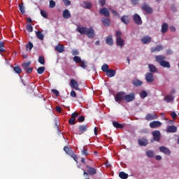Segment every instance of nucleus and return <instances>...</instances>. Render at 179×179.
<instances>
[{
	"label": "nucleus",
	"mask_w": 179,
	"mask_h": 179,
	"mask_svg": "<svg viewBox=\"0 0 179 179\" xmlns=\"http://www.w3.org/2000/svg\"><path fill=\"white\" fill-rule=\"evenodd\" d=\"M86 171H84V176H94L97 174V171L94 168L90 166V165H86L85 166Z\"/></svg>",
	"instance_id": "7ed1b4c3"
},
{
	"label": "nucleus",
	"mask_w": 179,
	"mask_h": 179,
	"mask_svg": "<svg viewBox=\"0 0 179 179\" xmlns=\"http://www.w3.org/2000/svg\"><path fill=\"white\" fill-rule=\"evenodd\" d=\"M78 122H83L85 121V116L81 115L78 117Z\"/></svg>",
	"instance_id": "bf43d9fd"
},
{
	"label": "nucleus",
	"mask_w": 179,
	"mask_h": 179,
	"mask_svg": "<svg viewBox=\"0 0 179 179\" xmlns=\"http://www.w3.org/2000/svg\"><path fill=\"white\" fill-rule=\"evenodd\" d=\"M157 118H159V116H157V115L155 113H148L145 116V120L147 121H153V120H157Z\"/></svg>",
	"instance_id": "1a4fd4ad"
},
{
	"label": "nucleus",
	"mask_w": 179,
	"mask_h": 179,
	"mask_svg": "<svg viewBox=\"0 0 179 179\" xmlns=\"http://www.w3.org/2000/svg\"><path fill=\"white\" fill-rule=\"evenodd\" d=\"M5 43L3 42H0V54L5 52L6 51L5 49Z\"/></svg>",
	"instance_id": "4c0bfd02"
},
{
	"label": "nucleus",
	"mask_w": 179,
	"mask_h": 179,
	"mask_svg": "<svg viewBox=\"0 0 179 179\" xmlns=\"http://www.w3.org/2000/svg\"><path fill=\"white\" fill-rule=\"evenodd\" d=\"M72 55H79V50H73L71 52Z\"/></svg>",
	"instance_id": "69168bd1"
},
{
	"label": "nucleus",
	"mask_w": 179,
	"mask_h": 179,
	"mask_svg": "<svg viewBox=\"0 0 179 179\" xmlns=\"http://www.w3.org/2000/svg\"><path fill=\"white\" fill-rule=\"evenodd\" d=\"M121 22L124 24H129V16L128 15H123L120 19Z\"/></svg>",
	"instance_id": "412c9836"
},
{
	"label": "nucleus",
	"mask_w": 179,
	"mask_h": 179,
	"mask_svg": "<svg viewBox=\"0 0 179 179\" xmlns=\"http://www.w3.org/2000/svg\"><path fill=\"white\" fill-rule=\"evenodd\" d=\"M76 31L80 34H86L89 38H94V29L93 27H77Z\"/></svg>",
	"instance_id": "f257e3e1"
},
{
	"label": "nucleus",
	"mask_w": 179,
	"mask_h": 179,
	"mask_svg": "<svg viewBox=\"0 0 179 179\" xmlns=\"http://www.w3.org/2000/svg\"><path fill=\"white\" fill-rule=\"evenodd\" d=\"M71 15V12H69V10L66 9L63 11V17L64 19H70Z\"/></svg>",
	"instance_id": "393cba45"
},
{
	"label": "nucleus",
	"mask_w": 179,
	"mask_h": 179,
	"mask_svg": "<svg viewBox=\"0 0 179 179\" xmlns=\"http://www.w3.org/2000/svg\"><path fill=\"white\" fill-rule=\"evenodd\" d=\"M101 22L103 26H106V27H110V25L111 24V21L110 20V18L103 17L101 19Z\"/></svg>",
	"instance_id": "a211bd4d"
},
{
	"label": "nucleus",
	"mask_w": 179,
	"mask_h": 179,
	"mask_svg": "<svg viewBox=\"0 0 179 179\" xmlns=\"http://www.w3.org/2000/svg\"><path fill=\"white\" fill-rule=\"evenodd\" d=\"M83 8H85V9H92L93 6V5L90 1H83Z\"/></svg>",
	"instance_id": "4be33fe9"
},
{
	"label": "nucleus",
	"mask_w": 179,
	"mask_h": 179,
	"mask_svg": "<svg viewBox=\"0 0 179 179\" xmlns=\"http://www.w3.org/2000/svg\"><path fill=\"white\" fill-rule=\"evenodd\" d=\"M110 10L111 13H113V16H120V14H118V12L117 10L110 8Z\"/></svg>",
	"instance_id": "13d9d810"
},
{
	"label": "nucleus",
	"mask_w": 179,
	"mask_h": 179,
	"mask_svg": "<svg viewBox=\"0 0 179 179\" xmlns=\"http://www.w3.org/2000/svg\"><path fill=\"white\" fill-rule=\"evenodd\" d=\"M34 45L31 42H29V43L26 45V50H29V51H31V49L33 48Z\"/></svg>",
	"instance_id": "8fccbe9b"
},
{
	"label": "nucleus",
	"mask_w": 179,
	"mask_h": 179,
	"mask_svg": "<svg viewBox=\"0 0 179 179\" xmlns=\"http://www.w3.org/2000/svg\"><path fill=\"white\" fill-rule=\"evenodd\" d=\"M164 100L166 103H171V101H174V96L172 94H168L164 97Z\"/></svg>",
	"instance_id": "5701e85b"
},
{
	"label": "nucleus",
	"mask_w": 179,
	"mask_h": 179,
	"mask_svg": "<svg viewBox=\"0 0 179 179\" xmlns=\"http://www.w3.org/2000/svg\"><path fill=\"white\" fill-rule=\"evenodd\" d=\"M164 59H166V56H163V55L155 56L156 62H158L161 66H163V68H171V66L170 65V62L165 61Z\"/></svg>",
	"instance_id": "f03ea898"
},
{
	"label": "nucleus",
	"mask_w": 179,
	"mask_h": 179,
	"mask_svg": "<svg viewBox=\"0 0 179 179\" xmlns=\"http://www.w3.org/2000/svg\"><path fill=\"white\" fill-rule=\"evenodd\" d=\"M140 97H141V99H145L148 97V92H146V91H142L140 93Z\"/></svg>",
	"instance_id": "a18cd8bd"
},
{
	"label": "nucleus",
	"mask_w": 179,
	"mask_h": 179,
	"mask_svg": "<svg viewBox=\"0 0 179 179\" xmlns=\"http://www.w3.org/2000/svg\"><path fill=\"white\" fill-rule=\"evenodd\" d=\"M148 68H149V71H150V72H151V73H155L157 72V69L153 64H149Z\"/></svg>",
	"instance_id": "c85d7f7f"
},
{
	"label": "nucleus",
	"mask_w": 179,
	"mask_h": 179,
	"mask_svg": "<svg viewBox=\"0 0 179 179\" xmlns=\"http://www.w3.org/2000/svg\"><path fill=\"white\" fill-rule=\"evenodd\" d=\"M115 70L109 69V71L106 72V76H108V78H114V76H115Z\"/></svg>",
	"instance_id": "bb28decb"
},
{
	"label": "nucleus",
	"mask_w": 179,
	"mask_h": 179,
	"mask_svg": "<svg viewBox=\"0 0 179 179\" xmlns=\"http://www.w3.org/2000/svg\"><path fill=\"white\" fill-rule=\"evenodd\" d=\"M73 59L74 62H76V64H80V62H82V59L79 56H74Z\"/></svg>",
	"instance_id": "58836bf2"
},
{
	"label": "nucleus",
	"mask_w": 179,
	"mask_h": 179,
	"mask_svg": "<svg viewBox=\"0 0 179 179\" xmlns=\"http://www.w3.org/2000/svg\"><path fill=\"white\" fill-rule=\"evenodd\" d=\"M13 71L15 72V73H22V69L19 66L13 67Z\"/></svg>",
	"instance_id": "a19ab883"
},
{
	"label": "nucleus",
	"mask_w": 179,
	"mask_h": 179,
	"mask_svg": "<svg viewBox=\"0 0 179 179\" xmlns=\"http://www.w3.org/2000/svg\"><path fill=\"white\" fill-rule=\"evenodd\" d=\"M115 100L117 103H121L123 100H125V92H117L115 96Z\"/></svg>",
	"instance_id": "20e7f679"
},
{
	"label": "nucleus",
	"mask_w": 179,
	"mask_h": 179,
	"mask_svg": "<svg viewBox=\"0 0 179 179\" xmlns=\"http://www.w3.org/2000/svg\"><path fill=\"white\" fill-rule=\"evenodd\" d=\"M163 48H163V45H157L156 47H152V48H150V51H151L152 53L156 52V51H157V52H160V51H162Z\"/></svg>",
	"instance_id": "4468645a"
},
{
	"label": "nucleus",
	"mask_w": 179,
	"mask_h": 179,
	"mask_svg": "<svg viewBox=\"0 0 179 179\" xmlns=\"http://www.w3.org/2000/svg\"><path fill=\"white\" fill-rule=\"evenodd\" d=\"M71 157H72V159H73V160H75L76 162V163H78V155H76L75 154V152H73L72 154L70 155Z\"/></svg>",
	"instance_id": "603ef678"
},
{
	"label": "nucleus",
	"mask_w": 179,
	"mask_h": 179,
	"mask_svg": "<svg viewBox=\"0 0 179 179\" xmlns=\"http://www.w3.org/2000/svg\"><path fill=\"white\" fill-rule=\"evenodd\" d=\"M26 29L29 33H31V31H33V26H31V24H27Z\"/></svg>",
	"instance_id": "de8ad7c7"
},
{
	"label": "nucleus",
	"mask_w": 179,
	"mask_h": 179,
	"mask_svg": "<svg viewBox=\"0 0 179 179\" xmlns=\"http://www.w3.org/2000/svg\"><path fill=\"white\" fill-rule=\"evenodd\" d=\"M141 41L143 43V44H149V43L152 41V37L149 36H145L141 38Z\"/></svg>",
	"instance_id": "ddd939ff"
},
{
	"label": "nucleus",
	"mask_w": 179,
	"mask_h": 179,
	"mask_svg": "<svg viewBox=\"0 0 179 179\" xmlns=\"http://www.w3.org/2000/svg\"><path fill=\"white\" fill-rule=\"evenodd\" d=\"M80 66L83 69H86L87 68V64H86L85 61L81 60V62H80Z\"/></svg>",
	"instance_id": "79ce46f5"
},
{
	"label": "nucleus",
	"mask_w": 179,
	"mask_h": 179,
	"mask_svg": "<svg viewBox=\"0 0 179 179\" xmlns=\"http://www.w3.org/2000/svg\"><path fill=\"white\" fill-rule=\"evenodd\" d=\"M167 132L174 133L177 132V127L176 126H169L167 129Z\"/></svg>",
	"instance_id": "c756f323"
},
{
	"label": "nucleus",
	"mask_w": 179,
	"mask_h": 179,
	"mask_svg": "<svg viewBox=\"0 0 179 179\" xmlns=\"http://www.w3.org/2000/svg\"><path fill=\"white\" fill-rule=\"evenodd\" d=\"M41 16H43V17H45V19H47V17H48V15L47 14V12H45V10H41Z\"/></svg>",
	"instance_id": "3c124183"
},
{
	"label": "nucleus",
	"mask_w": 179,
	"mask_h": 179,
	"mask_svg": "<svg viewBox=\"0 0 179 179\" xmlns=\"http://www.w3.org/2000/svg\"><path fill=\"white\" fill-rule=\"evenodd\" d=\"M133 20L136 24H142V18H141V16L136 13L133 15Z\"/></svg>",
	"instance_id": "9d476101"
},
{
	"label": "nucleus",
	"mask_w": 179,
	"mask_h": 179,
	"mask_svg": "<svg viewBox=\"0 0 179 179\" xmlns=\"http://www.w3.org/2000/svg\"><path fill=\"white\" fill-rule=\"evenodd\" d=\"M99 14L105 16V17H110V11L106 8H103L99 10Z\"/></svg>",
	"instance_id": "9b49d317"
},
{
	"label": "nucleus",
	"mask_w": 179,
	"mask_h": 179,
	"mask_svg": "<svg viewBox=\"0 0 179 179\" xmlns=\"http://www.w3.org/2000/svg\"><path fill=\"white\" fill-rule=\"evenodd\" d=\"M63 2L66 6H69V5H71V1L69 0H63Z\"/></svg>",
	"instance_id": "0e129e2a"
},
{
	"label": "nucleus",
	"mask_w": 179,
	"mask_h": 179,
	"mask_svg": "<svg viewBox=\"0 0 179 179\" xmlns=\"http://www.w3.org/2000/svg\"><path fill=\"white\" fill-rule=\"evenodd\" d=\"M31 64V62H27L22 63V66L24 71H26L27 69H29V66H30Z\"/></svg>",
	"instance_id": "72a5a7b5"
},
{
	"label": "nucleus",
	"mask_w": 179,
	"mask_h": 179,
	"mask_svg": "<svg viewBox=\"0 0 179 179\" xmlns=\"http://www.w3.org/2000/svg\"><path fill=\"white\" fill-rule=\"evenodd\" d=\"M138 142L140 146H147L149 143V141L146 138L138 139Z\"/></svg>",
	"instance_id": "aec40b11"
},
{
	"label": "nucleus",
	"mask_w": 179,
	"mask_h": 179,
	"mask_svg": "<svg viewBox=\"0 0 179 179\" xmlns=\"http://www.w3.org/2000/svg\"><path fill=\"white\" fill-rule=\"evenodd\" d=\"M56 51H58V52H64L65 51V48H64V45L58 44L55 48Z\"/></svg>",
	"instance_id": "a878e982"
},
{
	"label": "nucleus",
	"mask_w": 179,
	"mask_h": 179,
	"mask_svg": "<svg viewBox=\"0 0 179 179\" xmlns=\"http://www.w3.org/2000/svg\"><path fill=\"white\" fill-rule=\"evenodd\" d=\"M78 117H79V113L77 112H74L71 114V118H73V120H76Z\"/></svg>",
	"instance_id": "864d4df0"
},
{
	"label": "nucleus",
	"mask_w": 179,
	"mask_h": 179,
	"mask_svg": "<svg viewBox=\"0 0 179 179\" xmlns=\"http://www.w3.org/2000/svg\"><path fill=\"white\" fill-rule=\"evenodd\" d=\"M70 96H71V97H76V92L75 91L72 90V91L71 92V93H70Z\"/></svg>",
	"instance_id": "774afa93"
},
{
	"label": "nucleus",
	"mask_w": 179,
	"mask_h": 179,
	"mask_svg": "<svg viewBox=\"0 0 179 179\" xmlns=\"http://www.w3.org/2000/svg\"><path fill=\"white\" fill-rule=\"evenodd\" d=\"M106 43L108 44V45H113L114 44V41L113 40V36L109 35L107 36L106 39Z\"/></svg>",
	"instance_id": "b1692460"
},
{
	"label": "nucleus",
	"mask_w": 179,
	"mask_h": 179,
	"mask_svg": "<svg viewBox=\"0 0 179 179\" xmlns=\"http://www.w3.org/2000/svg\"><path fill=\"white\" fill-rule=\"evenodd\" d=\"M159 151L162 153H164V155H171V152L170 151V150L169 148H166L165 146L159 147Z\"/></svg>",
	"instance_id": "dca6fc26"
},
{
	"label": "nucleus",
	"mask_w": 179,
	"mask_h": 179,
	"mask_svg": "<svg viewBox=\"0 0 179 179\" xmlns=\"http://www.w3.org/2000/svg\"><path fill=\"white\" fill-rule=\"evenodd\" d=\"M168 30H169V24L166 22L163 23L161 29L162 33H167Z\"/></svg>",
	"instance_id": "cd10ccee"
},
{
	"label": "nucleus",
	"mask_w": 179,
	"mask_h": 179,
	"mask_svg": "<svg viewBox=\"0 0 179 179\" xmlns=\"http://www.w3.org/2000/svg\"><path fill=\"white\" fill-rule=\"evenodd\" d=\"M171 115L173 120H177V113H176L174 111H173L171 113Z\"/></svg>",
	"instance_id": "680f3d73"
},
{
	"label": "nucleus",
	"mask_w": 179,
	"mask_h": 179,
	"mask_svg": "<svg viewBox=\"0 0 179 179\" xmlns=\"http://www.w3.org/2000/svg\"><path fill=\"white\" fill-rule=\"evenodd\" d=\"M75 121H76V120L73 119L72 117H71V118L69 119V124L70 125H75V124H76V122H75Z\"/></svg>",
	"instance_id": "5fc2aeb1"
},
{
	"label": "nucleus",
	"mask_w": 179,
	"mask_h": 179,
	"mask_svg": "<svg viewBox=\"0 0 179 179\" xmlns=\"http://www.w3.org/2000/svg\"><path fill=\"white\" fill-rule=\"evenodd\" d=\"M81 153L82 155H83V156H87L89 155V152H87V150L86 148H83L81 150Z\"/></svg>",
	"instance_id": "4d7b16f0"
},
{
	"label": "nucleus",
	"mask_w": 179,
	"mask_h": 179,
	"mask_svg": "<svg viewBox=\"0 0 179 179\" xmlns=\"http://www.w3.org/2000/svg\"><path fill=\"white\" fill-rule=\"evenodd\" d=\"M87 131V124H81L78 126V131L76 133V135H82Z\"/></svg>",
	"instance_id": "0eeeda50"
},
{
	"label": "nucleus",
	"mask_w": 179,
	"mask_h": 179,
	"mask_svg": "<svg viewBox=\"0 0 179 179\" xmlns=\"http://www.w3.org/2000/svg\"><path fill=\"white\" fill-rule=\"evenodd\" d=\"M19 8L21 13H22V15H24V13H26V10H24V6H23V4H19Z\"/></svg>",
	"instance_id": "49530a36"
},
{
	"label": "nucleus",
	"mask_w": 179,
	"mask_h": 179,
	"mask_svg": "<svg viewBox=\"0 0 179 179\" xmlns=\"http://www.w3.org/2000/svg\"><path fill=\"white\" fill-rule=\"evenodd\" d=\"M36 36L37 38H38V40H41L42 41H43V40H44V34H43V33H41V31H36Z\"/></svg>",
	"instance_id": "7c9ffc66"
},
{
	"label": "nucleus",
	"mask_w": 179,
	"mask_h": 179,
	"mask_svg": "<svg viewBox=\"0 0 179 179\" xmlns=\"http://www.w3.org/2000/svg\"><path fill=\"white\" fill-rule=\"evenodd\" d=\"M81 163H83V164H84V166H88L89 164H87V162H86V159L85 158H81Z\"/></svg>",
	"instance_id": "338daca9"
},
{
	"label": "nucleus",
	"mask_w": 179,
	"mask_h": 179,
	"mask_svg": "<svg viewBox=\"0 0 179 179\" xmlns=\"http://www.w3.org/2000/svg\"><path fill=\"white\" fill-rule=\"evenodd\" d=\"M44 71H45V67L44 66H41L37 69V73L38 75H43V73H44Z\"/></svg>",
	"instance_id": "e433bc0d"
},
{
	"label": "nucleus",
	"mask_w": 179,
	"mask_h": 179,
	"mask_svg": "<svg viewBox=\"0 0 179 179\" xmlns=\"http://www.w3.org/2000/svg\"><path fill=\"white\" fill-rule=\"evenodd\" d=\"M64 150L66 153V155H69V156H71V155H72L73 152L72 151V149L69 148V147H68V146H64Z\"/></svg>",
	"instance_id": "473e14b6"
},
{
	"label": "nucleus",
	"mask_w": 179,
	"mask_h": 179,
	"mask_svg": "<svg viewBox=\"0 0 179 179\" xmlns=\"http://www.w3.org/2000/svg\"><path fill=\"white\" fill-rule=\"evenodd\" d=\"M125 44V41H123L122 38H116V45L117 47H124V45Z\"/></svg>",
	"instance_id": "6ab92c4d"
},
{
	"label": "nucleus",
	"mask_w": 179,
	"mask_h": 179,
	"mask_svg": "<svg viewBox=\"0 0 179 179\" xmlns=\"http://www.w3.org/2000/svg\"><path fill=\"white\" fill-rule=\"evenodd\" d=\"M119 177H120V178H122V179H127V178H128V173H126L124 171L120 172Z\"/></svg>",
	"instance_id": "c9c22d12"
},
{
	"label": "nucleus",
	"mask_w": 179,
	"mask_h": 179,
	"mask_svg": "<svg viewBox=\"0 0 179 179\" xmlns=\"http://www.w3.org/2000/svg\"><path fill=\"white\" fill-rule=\"evenodd\" d=\"M145 80L148 83H151V82L155 80V77H153L152 73H147L145 75Z\"/></svg>",
	"instance_id": "2eb2a0df"
},
{
	"label": "nucleus",
	"mask_w": 179,
	"mask_h": 179,
	"mask_svg": "<svg viewBox=\"0 0 179 179\" xmlns=\"http://www.w3.org/2000/svg\"><path fill=\"white\" fill-rule=\"evenodd\" d=\"M152 136H153V140H151V143H153V141H155V142H159L160 141V131L159 130H155L152 131Z\"/></svg>",
	"instance_id": "39448f33"
},
{
	"label": "nucleus",
	"mask_w": 179,
	"mask_h": 179,
	"mask_svg": "<svg viewBox=\"0 0 179 179\" xmlns=\"http://www.w3.org/2000/svg\"><path fill=\"white\" fill-rule=\"evenodd\" d=\"M109 67H108V64H103L102 66H101V71H103V72H106L109 71Z\"/></svg>",
	"instance_id": "37998d69"
},
{
	"label": "nucleus",
	"mask_w": 179,
	"mask_h": 179,
	"mask_svg": "<svg viewBox=\"0 0 179 179\" xmlns=\"http://www.w3.org/2000/svg\"><path fill=\"white\" fill-rule=\"evenodd\" d=\"M150 127L152 129L159 128V127H162V123L160 121H153L150 123Z\"/></svg>",
	"instance_id": "f3484780"
},
{
	"label": "nucleus",
	"mask_w": 179,
	"mask_h": 179,
	"mask_svg": "<svg viewBox=\"0 0 179 179\" xmlns=\"http://www.w3.org/2000/svg\"><path fill=\"white\" fill-rule=\"evenodd\" d=\"M143 10H145L148 15L153 13V9L148 4H143L141 7Z\"/></svg>",
	"instance_id": "f8f14e48"
},
{
	"label": "nucleus",
	"mask_w": 179,
	"mask_h": 179,
	"mask_svg": "<svg viewBox=\"0 0 179 179\" xmlns=\"http://www.w3.org/2000/svg\"><path fill=\"white\" fill-rule=\"evenodd\" d=\"M70 86L72 87V89H75V90H78L80 92V88H79V83L75 79H71L70 81Z\"/></svg>",
	"instance_id": "6e6552de"
},
{
	"label": "nucleus",
	"mask_w": 179,
	"mask_h": 179,
	"mask_svg": "<svg viewBox=\"0 0 179 179\" xmlns=\"http://www.w3.org/2000/svg\"><path fill=\"white\" fill-rule=\"evenodd\" d=\"M121 36H122V34L120 31H116V38H121Z\"/></svg>",
	"instance_id": "052dcab7"
},
{
	"label": "nucleus",
	"mask_w": 179,
	"mask_h": 179,
	"mask_svg": "<svg viewBox=\"0 0 179 179\" xmlns=\"http://www.w3.org/2000/svg\"><path fill=\"white\" fill-rule=\"evenodd\" d=\"M142 81L138 79H136L133 80V85L134 86L138 87V86H142Z\"/></svg>",
	"instance_id": "f704fd0d"
},
{
	"label": "nucleus",
	"mask_w": 179,
	"mask_h": 179,
	"mask_svg": "<svg viewBox=\"0 0 179 179\" xmlns=\"http://www.w3.org/2000/svg\"><path fill=\"white\" fill-rule=\"evenodd\" d=\"M52 93H53V94H55L56 97H59V92L57 90H51Z\"/></svg>",
	"instance_id": "6e6d98bb"
},
{
	"label": "nucleus",
	"mask_w": 179,
	"mask_h": 179,
	"mask_svg": "<svg viewBox=\"0 0 179 179\" xmlns=\"http://www.w3.org/2000/svg\"><path fill=\"white\" fill-rule=\"evenodd\" d=\"M25 71L26 73H31V72H33V67H28V69H27Z\"/></svg>",
	"instance_id": "e2e57ef3"
},
{
	"label": "nucleus",
	"mask_w": 179,
	"mask_h": 179,
	"mask_svg": "<svg viewBox=\"0 0 179 179\" xmlns=\"http://www.w3.org/2000/svg\"><path fill=\"white\" fill-rule=\"evenodd\" d=\"M113 125L115 128H117L119 129H122V128H124V124H121L117 122H113Z\"/></svg>",
	"instance_id": "2f4dec72"
},
{
	"label": "nucleus",
	"mask_w": 179,
	"mask_h": 179,
	"mask_svg": "<svg viewBox=\"0 0 179 179\" xmlns=\"http://www.w3.org/2000/svg\"><path fill=\"white\" fill-rule=\"evenodd\" d=\"M146 155L148 157H155V152L153 150H148Z\"/></svg>",
	"instance_id": "ea45409f"
},
{
	"label": "nucleus",
	"mask_w": 179,
	"mask_h": 179,
	"mask_svg": "<svg viewBox=\"0 0 179 179\" xmlns=\"http://www.w3.org/2000/svg\"><path fill=\"white\" fill-rule=\"evenodd\" d=\"M55 5H56V3H55V1H54V0H50V1L49 8L50 9H52V8H55Z\"/></svg>",
	"instance_id": "09e8293b"
},
{
	"label": "nucleus",
	"mask_w": 179,
	"mask_h": 179,
	"mask_svg": "<svg viewBox=\"0 0 179 179\" xmlns=\"http://www.w3.org/2000/svg\"><path fill=\"white\" fill-rule=\"evenodd\" d=\"M135 100V93L131 92L128 94H124V101L126 103H131V101H134Z\"/></svg>",
	"instance_id": "423d86ee"
},
{
	"label": "nucleus",
	"mask_w": 179,
	"mask_h": 179,
	"mask_svg": "<svg viewBox=\"0 0 179 179\" xmlns=\"http://www.w3.org/2000/svg\"><path fill=\"white\" fill-rule=\"evenodd\" d=\"M38 62H39V64H41V65H44V64H45V59H44V57L40 56V57H38Z\"/></svg>",
	"instance_id": "c03bdc74"
}]
</instances>
